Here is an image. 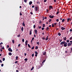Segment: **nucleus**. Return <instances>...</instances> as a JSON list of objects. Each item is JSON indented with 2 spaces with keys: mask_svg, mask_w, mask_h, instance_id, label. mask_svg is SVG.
I'll return each instance as SVG.
<instances>
[{
  "mask_svg": "<svg viewBox=\"0 0 72 72\" xmlns=\"http://www.w3.org/2000/svg\"><path fill=\"white\" fill-rule=\"evenodd\" d=\"M67 42H66L65 41H63L60 43V44L61 45H62L64 44V47H67Z\"/></svg>",
  "mask_w": 72,
  "mask_h": 72,
  "instance_id": "f257e3e1",
  "label": "nucleus"
},
{
  "mask_svg": "<svg viewBox=\"0 0 72 72\" xmlns=\"http://www.w3.org/2000/svg\"><path fill=\"white\" fill-rule=\"evenodd\" d=\"M72 45V43H68V46H71Z\"/></svg>",
  "mask_w": 72,
  "mask_h": 72,
  "instance_id": "f03ea898",
  "label": "nucleus"
},
{
  "mask_svg": "<svg viewBox=\"0 0 72 72\" xmlns=\"http://www.w3.org/2000/svg\"><path fill=\"white\" fill-rule=\"evenodd\" d=\"M67 21L68 22H69V21H72V18H69L67 19Z\"/></svg>",
  "mask_w": 72,
  "mask_h": 72,
  "instance_id": "7ed1b4c3",
  "label": "nucleus"
},
{
  "mask_svg": "<svg viewBox=\"0 0 72 72\" xmlns=\"http://www.w3.org/2000/svg\"><path fill=\"white\" fill-rule=\"evenodd\" d=\"M8 51H9L10 52H12L13 51V50L11 49V48H9L8 49Z\"/></svg>",
  "mask_w": 72,
  "mask_h": 72,
  "instance_id": "20e7f679",
  "label": "nucleus"
},
{
  "mask_svg": "<svg viewBox=\"0 0 72 72\" xmlns=\"http://www.w3.org/2000/svg\"><path fill=\"white\" fill-rule=\"evenodd\" d=\"M49 17L50 18H54V16H52L51 15H49Z\"/></svg>",
  "mask_w": 72,
  "mask_h": 72,
  "instance_id": "39448f33",
  "label": "nucleus"
},
{
  "mask_svg": "<svg viewBox=\"0 0 72 72\" xmlns=\"http://www.w3.org/2000/svg\"><path fill=\"white\" fill-rule=\"evenodd\" d=\"M35 35H37V30H35Z\"/></svg>",
  "mask_w": 72,
  "mask_h": 72,
  "instance_id": "423d86ee",
  "label": "nucleus"
},
{
  "mask_svg": "<svg viewBox=\"0 0 72 72\" xmlns=\"http://www.w3.org/2000/svg\"><path fill=\"white\" fill-rule=\"evenodd\" d=\"M28 43V41L27 40H26L25 41V45H26V46H27V45Z\"/></svg>",
  "mask_w": 72,
  "mask_h": 72,
  "instance_id": "0eeeda50",
  "label": "nucleus"
},
{
  "mask_svg": "<svg viewBox=\"0 0 72 72\" xmlns=\"http://www.w3.org/2000/svg\"><path fill=\"white\" fill-rule=\"evenodd\" d=\"M22 25L24 26V27H25V24H24V22L23 21V22Z\"/></svg>",
  "mask_w": 72,
  "mask_h": 72,
  "instance_id": "6e6552de",
  "label": "nucleus"
},
{
  "mask_svg": "<svg viewBox=\"0 0 72 72\" xmlns=\"http://www.w3.org/2000/svg\"><path fill=\"white\" fill-rule=\"evenodd\" d=\"M61 29L62 30H65L66 29L65 28L62 27L61 28Z\"/></svg>",
  "mask_w": 72,
  "mask_h": 72,
  "instance_id": "1a4fd4ad",
  "label": "nucleus"
},
{
  "mask_svg": "<svg viewBox=\"0 0 72 72\" xmlns=\"http://www.w3.org/2000/svg\"><path fill=\"white\" fill-rule=\"evenodd\" d=\"M36 11H37L38 10V7H35Z\"/></svg>",
  "mask_w": 72,
  "mask_h": 72,
  "instance_id": "9d476101",
  "label": "nucleus"
},
{
  "mask_svg": "<svg viewBox=\"0 0 72 72\" xmlns=\"http://www.w3.org/2000/svg\"><path fill=\"white\" fill-rule=\"evenodd\" d=\"M29 33H30L29 35H31L32 34V30H31L30 31Z\"/></svg>",
  "mask_w": 72,
  "mask_h": 72,
  "instance_id": "9b49d317",
  "label": "nucleus"
},
{
  "mask_svg": "<svg viewBox=\"0 0 72 72\" xmlns=\"http://www.w3.org/2000/svg\"><path fill=\"white\" fill-rule=\"evenodd\" d=\"M32 4V2L30 1L29 2V5H31Z\"/></svg>",
  "mask_w": 72,
  "mask_h": 72,
  "instance_id": "f8f14e48",
  "label": "nucleus"
},
{
  "mask_svg": "<svg viewBox=\"0 0 72 72\" xmlns=\"http://www.w3.org/2000/svg\"><path fill=\"white\" fill-rule=\"evenodd\" d=\"M45 62V60H44L43 62H42V65H44V62Z\"/></svg>",
  "mask_w": 72,
  "mask_h": 72,
  "instance_id": "ddd939ff",
  "label": "nucleus"
},
{
  "mask_svg": "<svg viewBox=\"0 0 72 72\" xmlns=\"http://www.w3.org/2000/svg\"><path fill=\"white\" fill-rule=\"evenodd\" d=\"M63 38V40H67V38L66 37H64Z\"/></svg>",
  "mask_w": 72,
  "mask_h": 72,
  "instance_id": "4468645a",
  "label": "nucleus"
},
{
  "mask_svg": "<svg viewBox=\"0 0 72 72\" xmlns=\"http://www.w3.org/2000/svg\"><path fill=\"white\" fill-rule=\"evenodd\" d=\"M49 7L51 9H53V6H50Z\"/></svg>",
  "mask_w": 72,
  "mask_h": 72,
  "instance_id": "2eb2a0df",
  "label": "nucleus"
},
{
  "mask_svg": "<svg viewBox=\"0 0 72 72\" xmlns=\"http://www.w3.org/2000/svg\"><path fill=\"white\" fill-rule=\"evenodd\" d=\"M23 30H24V28H23V27H22L21 28V30L22 31V32H23Z\"/></svg>",
  "mask_w": 72,
  "mask_h": 72,
  "instance_id": "dca6fc26",
  "label": "nucleus"
},
{
  "mask_svg": "<svg viewBox=\"0 0 72 72\" xmlns=\"http://www.w3.org/2000/svg\"><path fill=\"white\" fill-rule=\"evenodd\" d=\"M8 55H12V53H11V52H9L8 53Z\"/></svg>",
  "mask_w": 72,
  "mask_h": 72,
  "instance_id": "f3484780",
  "label": "nucleus"
},
{
  "mask_svg": "<svg viewBox=\"0 0 72 72\" xmlns=\"http://www.w3.org/2000/svg\"><path fill=\"white\" fill-rule=\"evenodd\" d=\"M46 51H44V52L43 53V55H45V54H46Z\"/></svg>",
  "mask_w": 72,
  "mask_h": 72,
  "instance_id": "a211bd4d",
  "label": "nucleus"
},
{
  "mask_svg": "<svg viewBox=\"0 0 72 72\" xmlns=\"http://www.w3.org/2000/svg\"><path fill=\"white\" fill-rule=\"evenodd\" d=\"M38 48H39V47H38V46H36L35 47V49L36 50H37V49H38Z\"/></svg>",
  "mask_w": 72,
  "mask_h": 72,
  "instance_id": "6ab92c4d",
  "label": "nucleus"
},
{
  "mask_svg": "<svg viewBox=\"0 0 72 72\" xmlns=\"http://www.w3.org/2000/svg\"><path fill=\"white\" fill-rule=\"evenodd\" d=\"M12 43H13V44H14V43L15 42L14 39H13L12 40Z\"/></svg>",
  "mask_w": 72,
  "mask_h": 72,
  "instance_id": "aec40b11",
  "label": "nucleus"
},
{
  "mask_svg": "<svg viewBox=\"0 0 72 72\" xmlns=\"http://www.w3.org/2000/svg\"><path fill=\"white\" fill-rule=\"evenodd\" d=\"M58 36H61V33H58Z\"/></svg>",
  "mask_w": 72,
  "mask_h": 72,
  "instance_id": "412c9836",
  "label": "nucleus"
},
{
  "mask_svg": "<svg viewBox=\"0 0 72 72\" xmlns=\"http://www.w3.org/2000/svg\"><path fill=\"white\" fill-rule=\"evenodd\" d=\"M33 68H34V67L33 66L31 69V71H32V70L33 69Z\"/></svg>",
  "mask_w": 72,
  "mask_h": 72,
  "instance_id": "4be33fe9",
  "label": "nucleus"
},
{
  "mask_svg": "<svg viewBox=\"0 0 72 72\" xmlns=\"http://www.w3.org/2000/svg\"><path fill=\"white\" fill-rule=\"evenodd\" d=\"M37 4H39V5L40 4V2H39V1H38L37 2Z\"/></svg>",
  "mask_w": 72,
  "mask_h": 72,
  "instance_id": "5701e85b",
  "label": "nucleus"
},
{
  "mask_svg": "<svg viewBox=\"0 0 72 72\" xmlns=\"http://www.w3.org/2000/svg\"><path fill=\"white\" fill-rule=\"evenodd\" d=\"M42 27H45V24H43Z\"/></svg>",
  "mask_w": 72,
  "mask_h": 72,
  "instance_id": "b1692460",
  "label": "nucleus"
},
{
  "mask_svg": "<svg viewBox=\"0 0 72 72\" xmlns=\"http://www.w3.org/2000/svg\"><path fill=\"white\" fill-rule=\"evenodd\" d=\"M18 57L16 56V60H18Z\"/></svg>",
  "mask_w": 72,
  "mask_h": 72,
  "instance_id": "393cba45",
  "label": "nucleus"
},
{
  "mask_svg": "<svg viewBox=\"0 0 72 72\" xmlns=\"http://www.w3.org/2000/svg\"><path fill=\"white\" fill-rule=\"evenodd\" d=\"M28 46L29 48H31V46H30V44H28Z\"/></svg>",
  "mask_w": 72,
  "mask_h": 72,
  "instance_id": "a878e982",
  "label": "nucleus"
},
{
  "mask_svg": "<svg viewBox=\"0 0 72 72\" xmlns=\"http://www.w3.org/2000/svg\"><path fill=\"white\" fill-rule=\"evenodd\" d=\"M37 44L38 45H40V44L39 43V42H37Z\"/></svg>",
  "mask_w": 72,
  "mask_h": 72,
  "instance_id": "bb28decb",
  "label": "nucleus"
},
{
  "mask_svg": "<svg viewBox=\"0 0 72 72\" xmlns=\"http://www.w3.org/2000/svg\"><path fill=\"white\" fill-rule=\"evenodd\" d=\"M46 29H47L46 31H48V30L49 29V27H47L46 28Z\"/></svg>",
  "mask_w": 72,
  "mask_h": 72,
  "instance_id": "cd10ccee",
  "label": "nucleus"
},
{
  "mask_svg": "<svg viewBox=\"0 0 72 72\" xmlns=\"http://www.w3.org/2000/svg\"><path fill=\"white\" fill-rule=\"evenodd\" d=\"M28 0H24V1L25 2V3H27V1Z\"/></svg>",
  "mask_w": 72,
  "mask_h": 72,
  "instance_id": "c85d7f7f",
  "label": "nucleus"
},
{
  "mask_svg": "<svg viewBox=\"0 0 72 72\" xmlns=\"http://www.w3.org/2000/svg\"><path fill=\"white\" fill-rule=\"evenodd\" d=\"M64 21H65V20L64 19H63L62 20V22H64Z\"/></svg>",
  "mask_w": 72,
  "mask_h": 72,
  "instance_id": "c756f323",
  "label": "nucleus"
},
{
  "mask_svg": "<svg viewBox=\"0 0 72 72\" xmlns=\"http://www.w3.org/2000/svg\"><path fill=\"white\" fill-rule=\"evenodd\" d=\"M62 39H59V41L60 42H62Z\"/></svg>",
  "mask_w": 72,
  "mask_h": 72,
  "instance_id": "7c9ffc66",
  "label": "nucleus"
},
{
  "mask_svg": "<svg viewBox=\"0 0 72 72\" xmlns=\"http://www.w3.org/2000/svg\"><path fill=\"white\" fill-rule=\"evenodd\" d=\"M20 36H21V35L19 34V35H17V37H20Z\"/></svg>",
  "mask_w": 72,
  "mask_h": 72,
  "instance_id": "2f4dec72",
  "label": "nucleus"
},
{
  "mask_svg": "<svg viewBox=\"0 0 72 72\" xmlns=\"http://www.w3.org/2000/svg\"><path fill=\"white\" fill-rule=\"evenodd\" d=\"M34 48H35V46H33V47H32V50L33 49H34Z\"/></svg>",
  "mask_w": 72,
  "mask_h": 72,
  "instance_id": "473e14b6",
  "label": "nucleus"
},
{
  "mask_svg": "<svg viewBox=\"0 0 72 72\" xmlns=\"http://www.w3.org/2000/svg\"><path fill=\"white\" fill-rule=\"evenodd\" d=\"M41 65H40V66H39L38 69H39V68H41Z\"/></svg>",
  "mask_w": 72,
  "mask_h": 72,
  "instance_id": "72a5a7b5",
  "label": "nucleus"
},
{
  "mask_svg": "<svg viewBox=\"0 0 72 72\" xmlns=\"http://www.w3.org/2000/svg\"><path fill=\"white\" fill-rule=\"evenodd\" d=\"M56 22H59V19H57L56 20Z\"/></svg>",
  "mask_w": 72,
  "mask_h": 72,
  "instance_id": "f704fd0d",
  "label": "nucleus"
},
{
  "mask_svg": "<svg viewBox=\"0 0 72 72\" xmlns=\"http://www.w3.org/2000/svg\"><path fill=\"white\" fill-rule=\"evenodd\" d=\"M24 60H25L26 61H27V60H28V59L27 58H25L24 59Z\"/></svg>",
  "mask_w": 72,
  "mask_h": 72,
  "instance_id": "c9c22d12",
  "label": "nucleus"
},
{
  "mask_svg": "<svg viewBox=\"0 0 72 72\" xmlns=\"http://www.w3.org/2000/svg\"><path fill=\"white\" fill-rule=\"evenodd\" d=\"M32 57H34V53L32 54Z\"/></svg>",
  "mask_w": 72,
  "mask_h": 72,
  "instance_id": "e433bc0d",
  "label": "nucleus"
},
{
  "mask_svg": "<svg viewBox=\"0 0 72 72\" xmlns=\"http://www.w3.org/2000/svg\"><path fill=\"white\" fill-rule=\"evenodd\" d=\"M22 41L23 42H24V39H22Z\"/></svg>",
  "mask_w": 72,
  "mask_h": 72,
  "instance_id": "4c0bfd02",
  "label": "nucleus"
},
{
  "mask_svg": "<svg viewBox=\"0 0 72 72\" xmlns=\"http://www.w3.org/2000/svg\"><path fill=\"white\" fill-rule=\"evenodd\" d=\"M52 27H54V24L53 23L52 26Z\"/></svg>",
  "mask_w": 72,
  "mask_h": 72,
  "instance_id": "58836bf2",
  "label": "nucleus"
},
{
  "mask_svg": "<svg viewBox=\"0 0 72 72\" xmlns=\"http://www.w3.org/2000/svg\"><path fill=\"white\" fill-rule=\"evenodd\" d=\"M35 54H38V53L36 51H35Z\"/></svg>",
  "mask_w": 72,
  "mask_h": 72,
  "instance_id": "ea45409f",
  "label": "nucleus"
},
{
  "mask_svg": "<svg viewBox=\"0 0 72 72\" xmlns=\"http://www.w3.org/2000/svg\"><path fill=\"white\" fill-rule=\"evenodd\" d=\"M20 15H22V14L21 12H20Z\"/></svg>",
  "mask_w": 72,
  "mask_h": 72,
  "instance_id": "a19ab883",
  "label": "nucleus"
},
{
  "mask_svg": "<svg viewBox=\"0 0 72 72\" xmlns=\"http://www.w3.org/2000/svg\"><path fill=\"white\" fill-rule=\"evenodd\" d=\"M3 61H4V60H5V58H3Z\"/></svg>",
  "mask_w": 72,
  "mask_h": 72,
  "instance_id": "79ce46f5",
  "label": "nucleus"
},
{
  "mask_svg": "<svg viewBox=\"0 0 72 72\" xmlns=\"http://www.w3.org/2000/svg\"><path fill=\"white\" fill-rule=\"evenodd\" d=\"M59 11H57V12L56 13V14L57 15V14H58L59 13Z\"/></svg>",
  "mask_w": 72,
  "mask_h": 72,
  "instance_id": "37998d69",
  "label": "nucleus"
},
{
  "mask_svg": "<svg viewBox=\"0 0 72 72\" xmlns=\"http://www.w3.org/2000/svg\"><path fill=\"white\" fill-rule=\"evenodd\" d=\"M34 37H33L32 39V41H33V40H34Z\"/></svg>",
  "mask_w": 72,
  "mask_h": 72,
  "instance_id": "c03bdc74",
  "label": "nucleus"
},
{
  "mask_svg": "<svg viewBox=\"0 0 72 72\" xmlns=\"http://www.w3.org/2000/svg\"><path fill=\"white\" fill-rule=\"evenodd\" d=\"M1 67H3V66H4V64H2L1 65Z\"/></svg>",
  "mask_w": 72,
  "mask_h": 72,
  "instance_id": "a18cd8bd",
  "label": "nucleus"
},
{
  "mask_svg": "<svg viewBox=\"0 0 72 72\" xmlns=\"http://www.w3.org/2000/svg\"><path fill=\"white\" fill-rule=\"evenodd\" d=\"M36 27V26L35 25H34L33 26V28H35V27Z\"/></svg>",
  "mask_w": 72,
  "mask_h": 72,
  "instance_id": "49530a36",
  "label": "nucleus"
},
{
  "mask_svg": "<svg viewBox=\"0 0 72 72\" xmlns=\"http://www.w3.org/2000/svg\"><path fill=\"white\" fill-rule=\"evenodd\" d=\"M60 26H61V25H60V24H58V26H59L60 28Z\"/></svg>",
  "mask_w": 72,
  "mask_h": 72,
  "instance_id": "de8ad7c7",
  "label": "nucleus"
},
{
  "mask_svg": "<svg viewBox=\"0 0 72 72\" xmlns=\"http://www.w3.org/2000/svg\"><path fill=\"white\" fill-rule=\"evenodd\" d=\"M21 46V44H19L18 45V47H19V46Z\"/></svg>",
  "mask_w": 72,
  "mask_h": 72,
  "instance_id": "09e8293b",
  "label": "nucleus"
},
{
  "mask_svg": "<svg viewBox=\"0 0 72 72\" xmlns=\"http://www.w3.org/2000/svg\"><path fill=\"white\" fill-rule=\"evenodd\" d=\"M70 40H72V37H71L70 38H69Z\"/></svg>",
  "mask_w": 72,
  "mask_h": 72,
  "instance_id": "8fccbe9b",
  "label": "nucleus"
},
{
  "mask_svg": "<svg viewBox=\"0 0 72 72\" xmlns=\"http://www.w3.org/2000/svg\"><path fill=\"white\" fill-rule=\"evenodd\" d=\"M66 42H69V40H68L66 41Z\"/></svg>",
  "mask_w": 72,
  "mask_h": 72,
  "instance_id": "3c124183",
  "label": "nucleus"
},
{
  "mask_svg": "<svg viewBox=\"0 0 72 72\" xmlns=\"http://www.w3.org/2000/svg\"><path fill=\"white\" fill-rule=\"evenodd\" d=\"M51 21V19H50V20L49 21V23H50V22Z\"/></svg>",
  "mask_w": 72,
  "mask_h": 72,
  "instance_id": "603ef678",
  "label": "nucleus"
},
{
  "mask_svg": "<svg viewBox=\"0 0 72 72\" xmlns=\"http://www.w3.org/2000/svg\"><path fill=\"white\" fill-rule=\"evenodd\" d=\"M46 1H47V0H44V3H46Z\"/></svg>",
  "mask_w": 72,
  "mask_h": 72,
  "instance_id": "864d4df0",
  "label": "nucleus"
},
{
  "mask_svg": "<svg viewBox=\"0 0 72 72\" xmlns=\"http://www.w3.org/2000/svg\"><path fill=\"white\" fill-rule=\"evenodd\" d=\"M35 7V6L34 5H33L32 6V8H34Z\"/></svg>",
  "mask_w": 72,
  "mask_h": 72,
  "instance_id": "5fc2aeb1",
  "label": "nucleus"
},
{
  "mask_svg": "<svg viewBox=\"0 0 72 72\" xmlns=\"http://www.w3.org/2000/svg\"><path fill=\"white\" fill-rule=\"evenodd\" d=\"M26 55H27V54L26 53H24V56H26Z\"/></svg>",
  "mask_w": 72,
  "mask_h": 72,
  "instance_id": "6e6d98bb",
  "label": "nucleus"
},
{
  "mask_svg": "<svg viewBox=\"0 0 72 72\" xmlns=\"http://www.w3.org/2000/svg\"><path fill=\"white\" fill-rule=\"evenodd\" d=\"M18 61H16L15 62V63H18Z\"/></svg>",
  "mask_w": 72,
  "mask_h": 72,
  "instance_id": "4d7b16f0",
  "label": "nucleus"
},
{
  "mask_svg": "<svg viewBox=\"0 0 72 72\" xmlns=\"http://www.w3.org/2000/svg\"><path fill=\"white\" fill-rule=\"evenodd\" d=\"M44 28H42V30H44Z\"/></svg>",
  "mask_w": 72,
  "mask_h": 72,
  "instance_id": "13d9d810",
  "label": "nucleus"
},
{
  "mask_svg": "<svg viewBox=\"0 0 72 72\" xmlns=\"http://www.w3.org/2000/svg\"><path fill=\"white\" fill-rule=\"evenodd\" d=\"M30 14H32H32H33V13H32V12H30Z\"/></svg>",
  "mask_w": 72,
  "mask_h": 72,
  "instance_id": "bf43d9fd",
  "label": "nucleus"
},
{
  "mask_svg": "<svg viewBox=\"0 0 72 72\" xmlns=\"http://www.w3.org/2000/svg\"><path fill=\"white\" fill-rule=\"evenodd\" d=\"M42 39H43V40H45V37H43L42 38Z\"/></svg>",
  "mask_w": 72,
  "mask_h": 72,
  "instance_id": "052dcab7",
  "label": "nucleus"
},
{
  "mask_svg": "<svg viewBox=\"0 0 72 72\" xmlns=\"http://www.w3.org/2000/svg\"><path fill=\"white\" fill-rule=\"evenodd\" d=\"M9 48V46L8 45H7V48Z\"/></svg>",
  "mask_w": 72,
  "mask_h": 72,
  "instance_id": "680f3d73",
  "label": "nucleus"
},
{
  "mask_svg": "<svg viewBox=\"0 0 72 72\" xmlns=\"http://www.w3.org/2000/svg\"><path fill=\"white\" fill-rule=\"evenodd\" d=\"M54 25L55 26H56V25H57V23H54Z\"/></svg>",
  "mask_w": 72,
  "mask_h": 72,
  "instance_id": "e2e57ef3",
  "label": "nucleus"
},
{
  "mask_svg": "<svg viewBox=\"0 0 72 72\" xmlns=\"http://www.w3.org/2000/svg\"><path fill=\"white\" fill-rule=\"evenodd\" d=\"M35 57H37V54H36L35 55Z\"/></svg>",
  "mask_w": 72,
  "mask_h": 72,
  "instance_id": "0e129e2a",
  "label": "nucleus"
},
{
  "mask_svg": "<svg viewBox=\"0 0 72 72\" xmlns=\"http://www.w3.org/2000/svg\"><path fill=\"white\" fill-rule=\"evenodd\" d=\"M71 31H72V29H71L70 30V32H71Z\"/></svg>",
  "mask_w": 72,
  "mask_h": 72,
  "instance_id": "69168bd1",
  "label": "nucleus"
},
{
  "mask_svg": "<svg viewBox=\"0 0 72 72\" xmlns=\"http://www.w3.org/2000/svg\"><path fill=\"white\" fill-rule=\"evenodd\" d=\"M58 24H60V22H58Z\"/></svg>",
  "mask_w": 72,
  "mask_h": 72,
  "instance_id": "338daca9",
  "label": "nucleus"
},
{
  "mask_svg": "<svg viewBox=\"0 0 72 72\" xmlns=\"http://www.w3.org/2000/svg\"><path fill=\"white\" fill-rule=\"evenodd\" d=\"M2 49H3V50H4V47H2Z\"/></svg>",
  "mask_w": 72,
  "mask_h": 72,
  "instance_id": "774afa93",
  "label": "nucleus"
}]
</instances>
